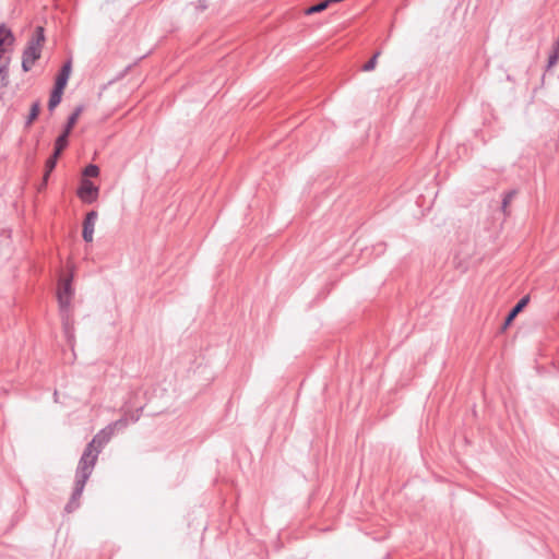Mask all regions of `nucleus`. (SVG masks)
Instances as JSON below:
<instances>
[{
  "label": "nucleus",
  "instance_id": "obj_22",
  "mask_svg": "<svg viewBox=\"0 0 559 559\" xmlns=\"http://www.w3.org/2000/svg\"><path fill=\"white\" fill-rule=\"evenodd\" d=\"M63 151H64V148L55 145L53 146V152L50 155V157L59 159V157L61 156Z\"/></svg>",
  "mask_w": 559,
  "mask_h": 559
},
{
  "label": "nucleus",
  "instance_id": "obj_4",
  "mask_svg": "<svg viewBox=\"0 0 559 559\" xmlns=\"http://www.w3.org/2000/svg\"><path fill=\"white\" fill-rule=\"evenodd\" d=\"M76 193L82 202L92 204L97 200L99 189L90 179H82Z\"/></svg>",
  "mask_w": 559,
  "mask_h": 559
},
{
  "label": "nucleus",
  "instance_id": "obj_25",
  "mask_svg": "<svg viewBox=\"0 0 559 559\" xmlns=\"http://www.w3.org/2000/svg\"><path fill=\"white\" fill-rule=\"evenodd\" d=\"M83 110H84V106L79 105L75 107V109L73 110V112L71 115L79 119V117L83 112Z\"/></svg>",
  "mask_w": 559,
  "mask_h": 559
},
{
  "label": "nucleus",
  "instance_id": "obj_1",
  "mask_svg": "<svg viewBox=\"0 0 559 559\" xmlns=\"http://www.w3.org/2000/svg\"><path fill=\"white\" fill-rule=\"evenodd\" d=\"M114 433L111 428L105 427L98 431L85 447L75 471V481L72 495L64 507L67 513H72L80 507L85 484L93 473L98 455L103 448L110 441Z\"/></svg>",
  "mask_w": 559,
  "mask_h": 559
},
{
  "label": "nucleus",
  "instance_id": "obj_6",
  "mask_svg": "<svg viewBox=\"0 0 559 559\" xmlns=\"http://www.w3.org/2000/svg\"><path fill=\"white\" fill-rule=\"evenodd\" d=\"M530 302V296L526 295L522 297L509 311L504 320V328L511 324V322L516 318V316L527 306Z\"/></svg>",
  "mask_w": 559,
  "mask_h": 559
},
{
  "label": "nucleus",
  "instance_id": "obj_16",
  "mask_svg": "<svg viewBox=\"0 0 559 559\" xmlns=\"http://www.w3.org/2000/svg\"><path fill=\"white\" fill-rule=\"evenodd\" d=\"M128 426V418L122 417L114 423L107 425V427L111 428V432L115 433L116 430H122Z\"/></svg>",
  "mask_w": 559,
  "mask_h": 559
},
{
  "label": "nucleus",
  "instance_id": "obj_7",
  "mask_svg": "<svg viewBox=\"0 0 559 559\" xmlns=\"http://www.w3.org/2000/svg\"><path fill=\"white\" fill-rule=\"evenodd\" d=\"M70 72H71V61L69 60L61 67L60 71L57 75L56 82H55V87L64 90L66 85L68 83L69 76H70Z\"/></svg>",
  "mask_w": 559,
  "mask_h": 559
},
{
  "label": "nucleus",
  "instance_id": "obj_15",
  "mask_svg": "<svg viewBox=\"0 0 559 559\" xmlns=\"http://www.w3.org/2000/svg\"><path fill=\"white\" fill-rule=\"evenodd\" d=\"M84 179L95 178L99 175V167L95 164L87 165L83 170Z\"/></svg>",
  "mask_w": 559,
  "mask_h": 559
},
{
  "label": "nucleus",
  "instance_id": "obj_12",
  "mask_svg": "<svg viewBox=\"0 0 559 559\" xmlns=\"http://www.w3.org/2000/svg\"><path fill=\"white\" fill-rule=\"evenodd\" d=\"M559 60V38L554 43L551 53L548 58L547 69H551Z\"/></svg>",
  "mask_w": 559,
  "mask_h": 559
},
{
  "label": "nucleus",
  "instance_id": "obj_5",
  "mask_svg": "<svg viewBox=\"0 0 559 559\" xmlns=\"http://www.w3.org/2000/svg\"><path fill=\"white\" fill-rule=\"evenodd\" d=\"M98 214L96 211H90L84 218L83 222V233L82 237L86 242H91L93 240L94 227L97 221Z\"/></svg>",
  "mask_w": 559,
  "mask_h": 559
},
{
  "label": "nucleus",
  "instance_id": "obj_26",
  "mask_svg": "<svg viewBox=\"0 0 559 559\" xmlns=\"http://www.w3.org/2000/svg\"><path fill=\"white\" fill-rule=\"evenodd\" d=\"M72 132V129L64 126L62 132L59 134L60 136H63L64 139L69 140V136Z\"/></svg>",
  "mask_w": 559,
  "mask_h": 559
},
{
  "label": "nucleus",
  "instance_id": "obj_24",
  "mask_svg": "<svg viewBox=\"0 0 559 559\" xmlns=\"http://www.w3.org/2000/svg\"><path fill=\"white\" fill-rule=\"evenodd\" d=\"M78 122V118H75L74 116L70 115L68 117V120H67V123H66V127L70 128L73 130L75 123Z\"/></svg>",
  "mask_w": 559,
  "mask_h": 559
},
{
  "label": "nucleus",
  "instance_id": "obj_14",
  "mask_svg": "<svg viewBox=\"0 0 559 559\" xmlns=\"http://www.w3.org/2000/svg\"><path fill=\"white\" fill-rule=\"evenodd\" d=\"M57 162L58 159L56 158H52L49 156V158L46 160V164H45V174H44V183L46 185L50 174L52 173V170L56 168V165H57Z\"/></svg>",
  "mask_w": 559,
  "mask_h": 559
},
{
  "label": "nucleus",
  "instance_id": "obj_21",
  "mask_svg": "<svg viewBox=\"0 0 559 559\" xmlns=\"http://www.w3.org/2000/svg\"><path fill=\"white\" fill-rule=\"evenodd\" d=\"M209 8V1L207 0H198V3L195 5L197 12H203Z\"/></svg>",
  "mask_w": 559,
  "mask_h": 559
},
{
  "label": "nucleus",
  "instance_id": "obj_9",
  "mask_svg": "<svg viewBox=\"0 0 559 559\" xmlns=\"http://www.w3.org/2000/svg\"><path fill=\"white\" fill-rule=\"evenodd\" d=\"M63 91V88L53 86L48 102V109L50 111H52L61 103Z\"/></svg>",
  "mask_w": 559,
  "mask_h": 559
},
{
  "label": "nucleus",
  "instance_id": "obj_10",
  "mask_svg": "<svg viewBox=\"0 0 559 559\" xmlns=\"http://www.w3.org/2000/svg\"><path fill=\"white\" fill-rule=\"evenodd\" d=\"M40 112V103L39 100H36L32 104L29 114L25 121V127L28 128L32 126V123L38 118V115Z\"/></svg>",
  "mask_w": 559,
  "mask_h": 559
},
{
  "label": "nucleus",
  "instance_id": "obj_17",
  "mask_svg": "<svg viewBox=\"0 0 559 559\" xmlns=\"http://www.w3.org/2000/svg\"><path fill=\"white\" fill-rule=\"evenodd\" d=\"M380 51L374 52V55L368 60L364 66L362 70L366 72L372 71L377 66V59L380 56Z\"/></svg>",
  "mask_w": 559,
  "mask_h": 559
},
{
  "label": "nucleus",
  "instance_id": "obj_13",
  "mask_svg": "<svg viewBox=\"0 0 559 559\" xmlns=\"http://www.w3.org/2000/svg\"><path fill=\"white\" fill-rule=\"evenodd\" d=\"M518 191L516 190H510L508 192L504 193L503 195V199H502V204H501V210L502 212L507 215L509 214L508 212V206L509 204L511 203V201L514 199V197L516 195Z\"/></svg>",
  "mask_w": 559,
  "mask_h": 559
},
{
  "label": "nucleus",
  "instance_id": "obj_20",
  "mask_svg": "<svg viewBox=\"0 0 559 559\" xmlns=\"http://www.w3.org/2000/svg\"><path fill=\"white\" fill-rule=\"evenodd\" d=\"M55 145L66 150L67 146L69 145V140L64 139L63 136L58 135V138L55 141Z\"/></svg>",
  "mask_w": 559,
  "mask_h": 559
},
{
  "label": "nucleus",
  "instance_id": "obj_8",
  "mask_svg": "<svg viewBox=\"0 0 559 559\" xmlns=\"http://www.w3.org/2000/svg\"><path fill=\"white\" fill-rule=\"evenodd\" d=\"M15 41L12 31L4 23L0 24V46L11 47Z\"/></svg>",
  "mask_w": 559,
  "mask_h": 559
},
{
  "label": "nucleus",
  "instance_id": "obj_19",
  "mask_svg": "<svg viewBox=\"0 0 559 559\" xmlns=\"http://www.w3.org/2000/svg\"><path fill=\"white\" fill-rule=\"evenodd\" d=\"M143 407L136 408L134 412H131L128 414V420H131L132 423H136L142 414Z\"/></svg>",
  "mask_w": 559,
  "mask_h": 559
},
{
  "label": "nucleus",
  "instance_id": "obj_3",
  "mask_svg": "<svg viewBox=\"0 0 559 559\" xmlns=\"http://www.w3.org/2000/svg\"><path fill=\"white\" fill-rule=\"evenodd\" d=\"M45 40V28L40 25L36 26L22 53V69L24 72L31 71L40 58Z\"/></svg>",
  "mask_w": 559,
  "mask_h": 559
},
{
  "label": "nucleus",
  "instance_id": "obj_2",
  "mask_svg": "<svg viewBox=\"0 0 559 559\" xmlns=\"http://www.w3.org/2000/svg\"><path fill=\"white\" fill-rule=\"evenodd\" d=\"M72 275L62 277L59 281L57 289V299L59 304L62 326L68 338L72 337L73 319L71 317V301L73 298Z\"/></svg>",
  "mask_w": 559,
  "mask_h": 559
},
{
  "label": "nucleus",
  "instance_id": "obj_23",
  "mask_svg": "<svg viewBox=\"0 0 559 559\" xmlns=\"http://www.w3.org/2000/svg\"><path fill=\"white\" fill-rule=\"evenodd\" d=\"M63 151H64V148L55 145L53 146V152L50 155V157L59 159V157L61 156Z\"/></svg>",
  "mask_w": 559,
  "mask_h": 559
},
{
  "label": "nucleus",
  "instance_id": "obj_18",
  "mask_svg": "<svg viewBox=\"0 0 559 559\" xmlns=\"http://www.w3.org/2000/svg\"><path fill=\"white\" fill-rule=\"evenodd\" d=\"M9 69L7 67V64H2L0 66V85L1 86H7L8 83H9Z\"/></svg>",
  "mask_w": 559,
  "mask_h": 559
},
{
  "label": "nucleus",
  "instance_id": "obj_11",
  "mask_svg": "<svg viewBox=\"0 0 559 559\" xmlns=\"http://www.w3.org/2000/svg\"><path fill=\"white\" fill-rule=\"evenodd\" d=\"M330 7L329 4V1L328 0H321L319 1L318 3L307 8L305 10V13L307 15H311V14H314V13H319V12H322L324 11L325 9H328Z\"/></svg>",
  "mask_w": 559,
  "mask_h": 559
}]
</instances>
